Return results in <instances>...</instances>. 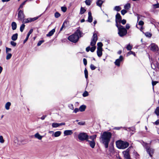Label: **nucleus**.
I'll return each mask as SVG.
<instances>
[{
  "label": "nucleus",
  "instance_id": "nucleus-1",
  "mask_svg": "<svg viewBox=\"0 0 159 159\" xmlns=\"http://www.w3.org/2000/svg\"><path fill=\"white\" fill-rule=\"evenodd\" d=\"M111 136L112 134L108 131H105L102 134H101L100 139L101 142L104 145L106 148H108L109 143Z\"/></svg>",
  "mask_w": 159,
  "mask_h": 159
},
{
  "label": "nucleus",
  "instance_id": "nucleus-2",
  "mask_svg": "<svg viewBox=\"0 0 159 159\" xmlns=\"http://www.w3.org/2000/svg\"><path fill=\"white\" fill-rule=\"evenodd\" d=\"M78 28L74 34L69 36L68 38V39L70 41L74 43H76L78 42L79 38L83 36V33Z\"/></svg>",
  "mask_w": 159,
  "mask_h": 159
},
{
  "label": "nucleus",
  "instance_id": "nucleus-3",
  "mask_svg": "<svg viewBox=\"0 0 159 159\" xmlns=\"http://www.w3.org/2000/svg\"><path fill=\"white\" fill-rule=\"evenodd\" d=\"M116 144L117 147L120 149H124L128 147L129 145V143L128 142L121 140L116 141Z\"/></svg>",
  "mask_w": 159,
  "mask_h": 159
},
{
  "label": "nucleus",
  "instance_id": "nucleus-4",
  "mask_svg": "<svg viewBox=\"0 0 159 159\" xmlns=\"http://www.w3.org/2000/svg\"><path fill=\"white\" fill-rule=\"evenodd\" d=\"M116 26L118 28V34L120 37H122L126 35L127 33V30L123 26L120 24L118 25H116Z\"/></svg>",
  "mask_w": 159,
  "mask_h": 159
},
{
  "label": "nucleus",
  "instance_id": "nucleus-5",
  "mask_svg": "<svg viewBox=\"0 0 159 159\" xmlns=\"http://www.w3.org/2000/svg\"><path fill=\"white\" fill-rule=\"evenodd\" d=\"M143 145L146 149V151L147 153L149 154L151 157H152L153 154L154 150L153 149L151 148L150 146L148 145V144L146 143L143 142Z\"/></svg>",
  "mask_w": 159,
  "mask_h": 159
},
{
  "label": "nucleus",
  "instance_id": "nucleus-6",
  "mask_svg": "<svg viewBox=\"0 0 159 159\" xmlns=\"http://www.w3.org/2000/svg\"><path fill=\"white\" fill-rule=\"evenodd\" d=\"M78 139L80 141L86 140V141L89 139V136L87 133L81 132L78 135Z\"/></svg>",
  "mask_w": 159,
  "mask_h": 159
},
{
  "label": "nucleus",
  "instance_id": "nucleus-7",
  "mask_svg": "<svg viewBox=\"0 0 159 159\" xmlns=\"http://www.w3.org/2000/svg\"><path fill=\"white\" fill-rule=\"evenodd\" d=\"M97 40L98 36L97 34L93 33L90 43V45L92 46H95Z\"/></svg>",
  "mask_w": 159,
  "mask_h": 159
},
{
  "label": "nucleus",
  "instance_id": "nucleus-8",
  "mask_svg": "<svg viewBox=\"0 0 159 159\" xmlns=\"http://www.w3.org/2000/svg\"><path fill=\"white\" fill-rule=\"evenodd\" d=\"M18 20L22 21L25 17V15L23 11L20 10L18 14Z\"/></svg>",
  "mask_w": 159,
  "mask_h": 159
},
{
  "label": "nucleus",
  "instance_id": "nucleus-9",
  "mask_svg": "<svg viewBox=\"0 0 159 159\" xmlns=\"http://www.w3.org/2000/svg\"><path fill=\"white\" fill-rule=\"evenodd\" d=\"M122 19V17L120 13H117L116 15V25H120L118 23Z\"/></svg>",
  "mask_w": 159,
  "mask_h": 159
},
{
  "label": "nucleus",
  "instance_id": "nucleus-10",
  "mask_svg": "<svg viewBox=\"0 0 159 159\" xmlns=\"http://www.w3.org/2000/svg\"><path fill=\"white\" fill-rule=\"evenodd\" d=\"M150 50L154 52L157 51L158 50V48L157 45L155 43H152L150 45Z\"/></svg>",
  "mask_w": 159,
  "mask_h": 159
},
{
  "label": "nucleus",
  "instance_id": "nucleus-11",
  "mask_svg": "<svg viewBox=\"0 0 159 159\" xmlns=\"http://www.w3.org/2000/svg\"><path fill=\"white\" fill-rule=\"evenodd\" d=\"M124 157L126 159H129V147L126 151L122 152Z\"/></svg>",
  "mask_w": 159,
  "mask_h": 159
},
{
  "label": "nucleus",
  "instance_id": "nucleus-12",
  "mask_svg": "<svg viewBox=\"0 0 159 159\" xmlns=\"http://www.w3.org/2000/svg\"><path fill=\"white\" fill-rule=\"evenodd\" d=\"M123 59V57L122 56H120L119 57V58L116 60L115 64L117 66H119L120 65V62Z\"/></svg>",
  "mask_w": 159,
  "mask_h": 159
},
{
  "label": "nucleus",
  "instance_id": "nucleus-13",
  "mask_svg": "<svg viewBox=\"0 0 159 159\" xmlns=\"http://www.w3.org/2000/svg\"><path fill=\"white\" fill-rule=\"evenodd\" d=\"M87 141L89 143L90 147L92 148H94L96 144L94 140L90 141L88 139Z\"/></svg>",
  "mask_w": 159,
  "mask_h": 159
},
{
  "label": "nucleus",
  "instance_id": "nucleus-14",
  "mask_svg": "<svg viewBox=\"0 0 159 159\" xmlns=\"http://www.w3.org/2000/svg\"><path fill=\"white\" fill-rule=\"evenodd\" d=\"M33 30L31 29L28 32L25 39L23 41V43H25L28 39L30 35L33 32Z\"/></svg>",
  "mask_w": 159,
  "mask_h": 159
},
{
  "label": "nucleus",
  "instance_id": "nucleus-15",
  "mask_svg": "<svg viewBox=\"0 0 159 159\" xmlns=\"http://www.w3.org/2000/svg\"><path fill=\"white\" fill-rule=\"evenodd\" d=\"M86 21L91 23L93 21V17L92 16V14L90 11L88 12V20Z\"/></svg>",
  "mask_w": 159,
  "mask_h": 159
},
{
  "label": "nucleus",
  "instance_id": "nucleus-16",
  "mask_svg": "<svg viewBox=\"0 0 159 159\" xmlns=\"http://www.w3.org/2000/svg\"><path fill=\"white\" fill-rule=\"evenodd\" d=\"M73 134V132L72 130H67L64 131V136H67Z\"/></svg>",
  "mask_w": 159,
  "mask_h": 159
},
{
  "label": "nucleus",
  "instance_id": "nucleus-17",
  "mask_svg": "<svg viewBox=\"0 0 159 159\" xmlns=\"http://www.w3.org/2000/svg\"><path fill=\"white\" fill-rule=\"evenodd\" d=\"M97 55L99 57H100L102 55V49H100L99 48H97Z\"/></svg>",
  "mask_w": 159,
  "mask_h": 159
},
{
  "label": "nucleus",
  "instance_id": "nucleus-18",
  "mask_svg": "<svg viewBox=\"0 0 159 159\" xmlns=\"http://www.w3.org/2000/svg\"><path fill=\"white\" fill-rule=\"evenodd\" d=\"M104 1L105 0H98L96 2L97 5L101 7L102 4Z\"/></svg>",
  "mask_w": 159,
  "mask_h": 159
},
{
  "label": "nucleus",
  "instance_id": "nucleus-19",
  "mask_svg": "<svg viewBox=\"0 0 159 159\" xmlns=\"http://www.w3.org/2000/svg\"><path fill=\"white\" fill-rule=\"evenodd\" d=\"M55 29H53L51 30L47 34H46L47 37H50L52 36L55 32Z\"/></svg>",
  "mask_w": 159,
  "mask_h": 159
},
{
  "label": "nucleus",
  "instance_id": "nucleus-20",
  "mask_svg": "<svg viewBox=\"0 0 159 159\" xmlns=\"http://www.w3.org/2000/svg\"><path fill=\"white\" fill-rule=\"evenodd\" d=\"M86 108V106L85 105H82L79 108V111H80L83 112L85 110Z\"/></svg>",
  "mask_w": 159,
  "mask_h": 159
},
{
  "label": "nucleus",
  "instance_id": "nucleus-21",
  "mask_svg": "<svg viewBox=\"0 0 159 159\" xmlns=\"http://www.w3.org/2000/svg\"><path fill=\"white\" fill-rule=\"evenodd\" d=\"M18 35V34L17 33H16L13 34L11 37V39L13 41L16 40L17 39Z\"/></svg>",
  "mask_w": 159,
  "mask_h": 159
},
{
  "label": "nucleus",
  "instance_id": "nucleus-22",
  "mask_svg": "<svg viewBox=\"0 0 159 159\" xmlns=\"http://www.w3.org/2000/svg\"><path fill=\"white\" fill-rule=\"evenodd\" d=\"M12 29L13 30H16L17 27V25L16 23L15 22H13L11 23Z\"/></svg>",
  "mask_w": 159,
  "mask_h": 159
},
{
  "label": "nucleus",
  "instance_id": "nucleus-23",
  "mask_svg": "<svg viewBox=\"0 0 159 159\" xmlns=\"http://www.w3.org/2000/svg\"><path fill=\"white\" fill-rule=\"evenodd\" d=\"M35 137L39 140H41L43 136L40 135L38 133H36L34 135Z\"/></svg>",
  "mask_w": 159,
  "mask_h": 159
},
{
  "label": "nucleus",
  "instance_id": "nucleus-24",
  "mask_svg": "<svg viewBox=\"0 0 159 159\" xmlns=\"http://www.w3.org/2000/svg\"><path fill=\"white\" fill-rule=\"evenodd\" d=\"M11 105V103L10 102H7L5 104V107L6 109L8 110L10 108V107Z\"/></svg>",
  "mask_w": 159,
  "mask_h": 159
},
{
  "label": "nucleus",
  "instance_id": "nucleus-25",
  "mask_svg": "<svg viewBox=\"0 0 159 159\" xmlns=\"http://www.w3.org/2000/svg\"><path fill=\"white\" fill-rule=\"evenodd\" d=\"M135 128L134 127L130 128V133L132 134L134 133L135 131Z\"/></svg>",
  "mask_w": 159,
  "mask_h": 159
},
{
  "label": "nucleus",
  "instance_id": "nucleus-26",
  "mask_svg": "<svg viewBox=\"0 0 159 159\" xmlns=\"http://www.w3.org/2000/svg\"><path fill=\"white\" fill-rule=\"evenodd\" d=\"M61 133L60 131H56L54 134V136L55 137H58L61 135Z\"/></svg>",
  "mask_w": 159,
  "mask_h": 159
},
{
  "label": "nucleus",
  "instance_id": "nucleus-27",
  "mask_svg": "<svg viewBox=\"0 0 159 159\" xmlns=\"http://www.w3.org/2000/svg\"><path fill=\"white\" fill-rule=\"evenodd\" d=\"M86 11V10L84 9L83 7H81L80 8V14H83Z\"/></svg>",
  "mask_w": 159,
  "mask_h": 159
},
{
  "label": "nucleus",
  "instance_id": "nucleus-28",
  "mask_svg": "<svg viewBox=\"0 0 159 159\" xmlns=\"http://www.w3.org/2000/svg\"><path fill=\"white\" fill-rule=\"evenodd\" d=\"M154 112L158 116H159V106L156 108Z\"/></svg>",
  "mask_w": 159,
  "mask_h": 159
},
{
  "label": "nucleus",
  "instance_id": "nucleus-29",
  "mask_svg": "<svg viewBox=\"0 0 159 159\" xmlns=\"http://www.w3.org/2000/svg\"><path fill=\"white\" fill-rule=\"evenodd\" d=\"M6 54H7V55L6 56V59L7 60H8L11 58L12 55L10 53H7Z\"/></svg>",
  "mask_w": 159,
  "mask_h": 159
},
{
  "label": "nucleus",
  "instance_id": "nucleus-30",
  "mask_svg": "<svg viewBox=\"0 0 159 159\" xmlns=\"http://www.w3.org/2000/svg\"><path fill=\"white\" fill-rule=\"evenodd\" d=\"M97 137L96 135H94L92 136H90L89 137V138L92 140H94Z\"/></svg>",
  "mask_w": 159,
  "mask_h": 159
},
{
  "label": "nucleus",
  "instance_id": "nucleus-31",
  "mask_svg": "<svg viewBox=\"0 0 159 159\" xmlns=\"http://www.w3.org/2000/svg\"><path fill=\"white\" fill-rule=\"evenodd\" d=\"M84 73L85 78L87 79L88 78V71L86 68H85Z\"/></svg>",
  "mask_w": 159,
  "mask_h": 159
},
{
  "label": "nucleus",
  "instance_id": "nucleus-32",
  "mask_svg": "<svg viewBox=\"0 0 159 159\" xmlns=\"http://www.w3.org/2000/svg\"><path fill=\"white\" fill-rule=\"evenodd\" d=\"M68 21H66V20H65L61 27V28H60V31H61L62 30L63 28L65 26V24H67V22H68Z\"/></svg>",
  "mask_w": 159,
  "mask_h": 159
},
{
  "label": "nucleus",
  "instance_id": "nucleus-33",
  "mask_svg": "<svg viewBox=\"0 0 159 159\" xmlns=\"http://www.w3.org/2000/svg\"><path fill=\"white\" fill-rule=\"evenodd\" d=\"M98 47L101 49H102V46H103V44L102 42H98L97 43Z\"/></svg>",
  "mask_w": 159,
  "mask_h": 159
},
{
  "label": "nucleus",
  "instance_id": "nucleus-34",
  "mask_svg": "<svg viewBox=\"0 0 159 159\" xmlns=\"http://www.w3.org/2000/svg\"><path fill=\"white\" fill-rule=\"evenodd\" d=\"M52 126L53 128H57L59 126V124L57 123H53L52 124Z\"/></svg>",
  "mask_w": 159,
  "mask_h": 159
},
{
  "label": "nucleus",
  "instance_id": "nucleus-35",
  "mask_svg": "<svg viewBox=\"0 0 159 159\" xmlns=\"http://www.w3.org/2000/svg\"><path fill=\"white\" fill-rule=\"evenodd\" d=\"M109 151L111 153H113L114 152V148L113 146H111L109 148Z\"/></svg>",
  "mask_w": 159,
  "mask_h": 159
},
{
  "label": "nucleus",
  "instance_id": "nucleus-36",
  "mask_svg": "<svg viewBox=\"0 0 159 159\" xmlns=\"http://www.w3.org/2000/svg\"><path fill=\"white\" fill-rule=\"evenodd\" d=\"M25 26V25L24 24L21 25L20 26V30L21 32H22L23 31Z\"/></svg>",
  "mask_w": 159,
  "mask_h": 159
},
{
  "label": "nucleus",
  "instance_id": "nucleus-37",
  "mask_svg": "<svg viewBox=\"0 0 159 159\" xmlns=\"http://www.w3.org/2000/svg\"><path fill=\"white\" fill-rule=\"evenodd\" d=\"M126 20L125 19H123L122 20V19L119 21L118 23H119V24H120V23H121L123 25H125L126 23Z\"/></svg>",
  "mask_w": 159,
  "mask_h": 159
},
{
  "label": "nucleus",
  "instance_id": "nucleus-38",
  "mask_svg": "<svg viewBox=\"0 0 159 159\" xmlns=\"http://www.w3.org/2000/svg\"><path fill=\"white\" fill-rule=\"evenodd\" d=\"M28 1V0H26L25 1H24L23 3H22L20 5V6L19 7V8L18 9V10L20 8H22L23 7V6L25 4L26 2Z\"/></svg>",
  "mask_w": 159,
  "mask_h": 159
},
{
  "label": "nucleus",
  "instance_id": "nucleus-39",
  "mask_svg": "<svg viewBox=\"0 0 159 159\" xmlns=\"http://www.w3.org/2000/svg\"><path fill=\"white\" fill-rule=\"evenodd\" d=\"M121 9V8L119 6H116L114 8V10L117 11H120Z\"/></svg>",
  "mask_w": 159,
  "mask_h": 159
},
{
  "label": "nucleus",
  "instance_id": "nucleus-40",
  "mask_svg": "<svg viewBox=\"0 0 159 159\" xmlns=\"http://www.w3.org/2000/svg\"><path fill=\"white\" fill-rule=\"evenodd\" d=\"M132 46H130V55H133L134 56H136V54H135V53L132 51H130L132 49Z\"/></svg>",
  "mask_w": 159,
  "mask_h": 159
},
{
  "label": "nucleus",
  "instance_id": "nucleus-41",
  "mask_svg": "<svg viewBox=\"0 0 159 159\" xmlns=\"http://www.w3.org/2000/svg\"><path fill=\"white\" fill-rule=\"evenodd\" d=\"M145 35L147 37L150 38L152 35V34L148 32H146L144 33Z\"/></svg>",
  "mask_w": 159,
  "mask_h": 159
},
{
  "label": "nucleus",
  "instance_id": "nucleus-42",
  "mask_svg": "<svg viewBox=\"0 0 159 159\" xmlns=\"http://www.w3.org/2000/svg\"><path fill=\"white\" fill-rule=\"evenodd\" d=\"M61 16V14L58 12H56L55 13L54 16L55 18H58L59 17Z\"/></svg>",
  "mask_w": 159,
  "mask_h": 159
},
{
  "label": "nucleus",
  "instance_id": "nucleus-43",
  "mask_svg": "<svg viewBox=\"0 0 159 159\" xmlns=\"http://www.w3.org/2000/svg\"><path fill=\"white\" fill-rule=\"evenodd\" d=\"M152 6L155 9L159 8V4L157 3L156 4H153Z\"/></svg>",
  "mask_w": 159,
  "mask_h": 159
},
{
  "label": "nucleus",
  "instance_id": "nucleus-44",
  "mask_svg": "<svg viewBox=\"0 0 159 159\" xmlns=\"http://www.w3.org/2000/svg\"><path fill=\"white\" fill-rule=\"evenodd\" d=\"M133 154L135 156L136 158L137 159L139 158V155L136 152H134Z\"/></svg>",
  "mask_w": 159,
  "mask_h": 159
},
{
  "label": "nucleus",
  "instance_id": "nucleus-45",
  "mask_svg": "<svg viewBox=\"0 0 159 159\" xmlns=\"http://www.w3.org/2000/svg\"><path fill=\"white\" fill-rule=\"evenodd\" d=\"M22 20H23L22 23L24 24L26 23H29V21L28 19L27 18V19H24V18Z\"/></svg>",
  "mask_w": 159,
  "mask_h": 159
},
{
  "label": "nucleus",
  "instance_id": "nucleus-46",
  "mask_svg": "<svg viewBox=\"0 0 159 159\" xmlns=\"http://www.w3.org/2000/svg\"><path fill=\"white\" fill-rule=\"evenodd\" d=\"M61 9V11L64 12H66L67 10V8L65 7H62Z\"/></svg>",
  "mask_w": 159,
  "mask_h": 159
},
{
  "label": "nucleus",
  "instance_id": "nucleus-47",
  "mask_svg": "<svg viewBox=\"0 0 159 159\" xmlns=\"http://www.w3.org/2000/svg\"><path fill=\"white\" fill-rule=\"evenodd\" d=\"M96 48V46H93L91 48H90V50L91 52H93L95 51Z\"/></svg>",
  "mask_w": 159,
  "mask_h": 159
},
{
  "label": "nucleus",
  "instance_id": "nucleus-48",
  "mask_svg": "<svg viewBox=\"0 0 159 159\" xmlns=\"http://www.w3.org/2000/svg\"><path fill=\"white\" fill-rule=\"evenodd\" d=\"M90 68L92 70H94L96 68V67L92 64H91L90 65Z\"/></svg>",
  "mask_w": 159,
  "mask_h": 159
},
{
  "label": "nucleus",
  "instance_id": "nucleus-49",
  "mask_svg": "<svg viewBox=\"0 0 159 159\" xmlns=\"http://www.w3.org/2000/svg\"><path fill=\"white\" fill-rule=\"evenodd\" d=\"M86 5H90L91 4V1L90 0H86L85 2Z\"/></svg>",
  "mask_w": 159,
  "mask_h": 159
},
{
  "label": "nucleus",
  "instance_id": "nucleus-50",
  "mask_svg": "<svg viewBox=\"0 0 159 159\" xmlns=\"http://www.w3.org/2000/svg\"><path fill=\"white\" fill-rule=\"evenodd\" d=\"M10 44L13 47H15L16 45V43L13 41H11Z\"/></svg>",
  "mask_w": 159,
  "mask_h": 159
},
{
  "label": "nucleus",
  "instance_id": "nucleus-51",
  "mask_svg": "<svg viewBox=\"0 0 159 159\" xmlns=\"http://www.w3.org/2000/svg\"><path fill=\"white\" fill-rule=\"evenodd\" d=\"M44 42V40H41L39 41L37 45L38 46H40Z\"/></svg>",
  "mask_w": 159,
  "mask_h": 159
},
{
  "label": "nucleus",
  "instance_id": "nucleus-52",
  "mask_svg": "<svg viewBox=\"0 0 159 159\" xmlns=\"http://www.w3.org/2000/svg\"><path fill=\"white\" fill-rule=\"evenodd\" d=\"M11 48H9L6 47V53H9L8 52H11Z\"/></svg>",
  "mask_w": 159,
  "mask_h": 159
},
{
  "label": "nucleus",
  "instance_id": "nucleus-53",
  "mask_svg": "<svg viewBox=\"0 0 159 159\" xmlns=\"http://www.w3.org/2000/svg\"><path fill=\"white\" fill-rule=\"evenodd\" d=\"M121 14L123 15H124L126 13H127V11L123 9L121 11Z\"/></svg>",
  "mask_w": 159,
  "mask_h": 159
},
{
  "label": "nucleus",
  "instance_id": "nucleus-54",
  "mask_svg": "<svg viewBox=\"0 0 159 159\" xmlns=\"http://www.w3.org/2000/svg\"><path fill=\"white\" fill-rule=\"evenodd\" d=\"M4 142V140L3 139L2 136H0V143H3Z\"/></svg>",
  "mask_w": 159,
  "mask_h": 159
},
{
  "label": "nucleus",
  "instance_id": "nucleus-55",
  "mask_svg": "<svg viewBox=\"0 0 159 159\" xmlns=\"http://www.w3.org/2000/svg\"><path fill=\"white\" fill-rule=\"evenodd\" d=\"M138 25L141 26H143L144 25V22L142 20H140L138 23Z\"/></svg>",
  "mask_w": 159,
  "mask_h": 159
},
{
  "label": "nucleus",
  "instance_id": "nucleus-56",
  "mask_svg": "<svg viewBox=\"0 0 159 159\" xmlns=\"http://www.w3.org/2000/svg\"><path fill=\"white\" fill-rule=\"evenodd\" d=\"M78 124L80 125H85V122L83 121L80 122L78 123Z\"/></svg>",
  "mask_w": 159,
  "mask_h": 159
},
{
  "label": "nucleus",
  "instance_id": "nucleus-57",
  "mask_svg": "<svg viewBox=\"0 0 159 159\" xmlns=\"http://www.w3.org/2000/svg\"><path fill=\"white\" fill-rule=\"evenodd\" d=\"M158 83V81H152V84L153 87L154 85H156V84L157 83Z\"/></svg>",
  "mask_w": 159,
  "mask_h": 159
},
{
  "label": "nucleus",
  "instance_id": "nucleus-58",
  "mask_svg": "<svg viewBox=\"0 0 159 159\" xmlns=\"http://www.w3.org/2000/svg\"><path fill=\"white\" fill-rule=\"evenodd\" d=\"M89 93L87 91H85L83 94V96L85 97L88 95Z\"/></svg>",
  "mask_w": 159,
  "mask_h": 159
},
{
  "label": "nucleus",
  "instance_id": "nucleus-59",
  "mask_svg": "<svg viewBox=\"0 0 159 159\" xmlns=\"http://www.w3.org/2000/svg\"><path fill=\"white\" fill-rule=\"evenodd\" d=\"M83 63H84V65L85 66H86L87 64V60L85 58H84L83 59Z\"/></svg>",
  "mask_w": 159,
  "mask_h": 159
},
{
  "label": "nucleus",
  "instance_id": "nucleus-60",
  "mask_svg": "<svg viewBox=\"0 0 159 159\" xmlns=\"http://www.w3.org/2000/svg\"><path fill=\"white\" fill-rule=\"evenodd\" d=\"M128 7H129V3H127L124 6V7L125 9H128Z\"/></svg>",
  "mask_w": 159,
  "mask_h": 159
},
{
  "label": "nucleus",
  "instance_id": "nucleus-61",
  "mask_svg": "<svg viewBox=\"0 0 159 159\" xmlns=\"http://www.w3.org/2000/svg\"><path fill=\"white\" fill-rule=\"evenodd\" d=\"M39 18V17H35L33 18H31V22L37 20Z\"/></svg>",
  "mask_w": 159,
  "mask_h": 159
},
{
  "label": "nucleus",
  "instance_id": "nucleus-62",
  "mask_svg": "<svg viewBox=\"0 0 159 159\" xmlns=\"http://www.w3.org/2000/svg\"><path fill=\"white\" fill-rule=\"evenodd\" d=\"M68 107L71 110L74 109V107L72 104H70L69 105Z\"/></svg>",
  "mask_w": 159,
  "mask_h": 159
},
{
  "label": "nucleus",
  "instance_id": "nucleus-63",
  "mask_svg": "<svg viewBox=\"0 0 159 159\" xmlns=\"http://www.w3.org/2000/svg\"><path fill=\"white\" fill-rule=\"evenodd\" d=\"M79 111V109L78 108H75L74 110V111H73V112H74L75 113H76L77 112H78Z\"/></svg>",
  "mask_w": 159,
  "mask_h": 159
},
{
  "label": "nucleus",
  "instance_id": "nucleus-64",
  "mask_svg": "<svg viewBox=\"0 0 159 159\" xmlns=\"http://www.w3.org/2000/svg\"><path fill=\"white\" fill-rule=\"evenodd\" d=\"M90 47L89 46L86 48V51L87 52H88L89 51V50H90Z\"/></svg>",
  "mask_w": 159,
  "mask_h": 159
}]
</instances>
